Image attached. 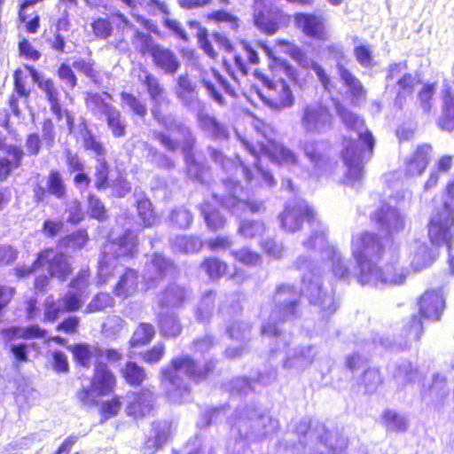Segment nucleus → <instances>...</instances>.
<instances>
[{"mask_svg":"<svg viewBox=\"0 0 454 454\" xmlns=\"http://www.w3.org/2000/svg\"><path fill=\"white\" fill-rule=\"evenodd\" d=\"M295 267L302 271V287L298 291L292 285H280L273 296V308L267 319L262 321L261 333L264 336L276 337L278 343L283 341L280 324L295 317L301 294L309 300V302L318 306L324 317L333 314L337 305L332 294L325 293L321 288V283L317 273L320 266L316 265L307 256H299Z\"/></svg>","mask_w":454,"mask_h":454,"instance_id":"1","label":"nucleus"},{"mask_svg":"<svg viewBox=\"0 0 454 454\" xmlns=\"http://www.w3.org/2000/svg\"><path fill=\"white\" fill-rule=\"evenodd\" d=\"M333 103L343 124L357 134V141L351 138L343 140L341 152L347 167L345 182L348 185L356 186L364 177V164L372 158L375 141L359 116L347 109L339 99L333 98Z\"/></svg>","mask_w":454,"mask_h":454,"instance_id":"2","label":"nucleus"},{"mask_svg":"<svg viewBox=\"0 0 454 454\" xmlns=\"http://www.w3.org/2000/svg\"><path fill=\"white\" fill-rule=\"evenodd\" d=\"M214 361H207L200 367L190 356H181L171 360L160 370V383L170 401L181 403L190 394V381L205 380L215 369Z\"/></svg>","mask_w":454,"mask_h":454,"instance_id":"3","label":"nucleus"},{"mask_svg":"<svg viewBox=\"0 0 454 454\" xmlns=\"http://www.w3.org/2000/svg\"><path fill=\"white\" fill-rule=\"evenodd\" d=\"M242 145L254 158L253 164L255 171L261 176L262 181L269 187L274 186L276 184V181L270 171L263 169L259 165V157L261 155L268 157L278 165L295 166L298 163L297 155L292 150L285 147L281 144L272 141H269L267 145L262 144L260 145V155L255 148L247 141L242 140Z\"/></svg>","mask_w":454,"mask_h":454,"instance_id":"4","label":"nucleus"},{"mask_svg":"<svg viewBox=\"0 0 454 454\" xmlns=\"http://www.w3.org/2000/svg\"><path fill=\"white\" fill-rule=\"evenodd\" d=\"M137 236L131 231L109 241L105 247L102 256L98 262V276L103 282H106L117 266L120 257H132L137 253Z\"/></svg>","mask_w":454,"mask_h":454,"instance_id":"5","label":"nucleus"},{"mask_svg":"<svg viewBox=\"0 0 454 454\" xmlns=\"http://www.w3.org/2000/svg\"><path fill=\"white\" fill-rule=\"evenodd\" d=\"M300 126L305 134L325 135L333 129L334 116L322 102L306 103L301 108Z\"/></svg>","mask_w":454,"mask_h":454,"instance_id":"6","label":"nucleus"},{"mask_svg":"<svg viewBox=\"0 0 454 454\" xmlns=\"http://www.w3.org/2000/svg\"><path fill=\"white\" fill-rule=\"evenodd\" d=\"M235 427L240 436L247 439L259 438L272 434L278 427V422L268 414L258 411L253 406H247L238 411Z\"/></svg>","mask_w":454,"mask_h":454,"instance_id":"7","label":"nucleus"},{"mask_svg":"<svg viewBox=\"0 0 454 454\" xmlns=\"http://www.w3.org/2000/svg\"><path fill=\"white\" fill-rule=\"evenodd\" d=\"M384 247L381 239L375 233L365 231L353 236L351 251L359 273H363L366 266L371 270L376 265L384 253Z\"/></svg>","mask_w":454,"mask_h":454,"instance_id":"8","label":"nucleus"},{"mask_svg":"<svg viewBox=\"0 0 454 454\" xmlns=\"http://www.w3.org/2000/svg\"><path fill=\"white\" fill-rule=\"evenodd\" d=\"M218 189H223V192L214 191L212 193L213 198L233 215H240L247 209L254 214L260 213L265 209L262 200H240L238 194L241 191V186L232 179L223 180Z\"/></svg>","mask_w":454,"mask_h":454,"instance_id":"9","label":"nucleus"},{"mask_svg":"<svg viewBox=\"0 0 454 454\" xmlns=\"http://www.w3.org/2000/svg\"><path fill=\"white\" fill-rule=\"evenodd\" d=\"M115 382V377L107 365L103 363L97 364L90 385L79 390L77 398L84 406H94L99 397L109 395L114 390Z\"/></svg>","mask_w":454,"mask_h":454,"instance_id":"10","label":"nucleus"},{"mask_svg":"<svg viewBox=\"0 0 454 454\" xmlns=\"http://www.w3.org/2000/svg\"><path fill=\"white\" fill-rule=\"evenodd\" d=\"M364 269L363 273L358 274L357 281L362 286L368 285L380 288L403 285L409 274L406 268L396 263L386 264L382 269L376 265L371 270L367 266Z\"/></svg>","mask_w":454,"mask_h":454,"instance_id":"11","label":"nucleus"},{"mask_svg":"<svg viewBox=\"0 0 454 454\" xmlns=\"http://www.w3.org/2000/svg\"><path fill=\"white\" fill-rule=\"evenodd\" d=\"M428 236L434 245H445L450 253L454 241V214L435 208L428 224Z\"/></svg>","mask_w":454,"mask_h":454,"instance_id":"12","label":"nucleus"},{"mask_svg":"<svg viewBox=\"0 0 454 454\" xmlns=\"http://www.w3.org/2000/svg\"><path fill=\"white\" fill-rule=\"evenodd\" d=\"M316 214L309 204L302 200L289 202L284 211L279 215L281 228L294 233L300 231L304 220L309 223V218H315Z\"/></svg>","mask_w":454,"mask_h":454,"instance_id":"13","label":"nucleus"},{"mask_svg":"<svg viewBox=\"0 0 454 454\" xmlns=\"http://www.w3.org/2000/svg\"><path fill=\"white\" fill-rule=\"evenodd\" d=\"M379 231L386 236H393L405 228V215L398 208L388 204L382 205L372 215Z\"/></svg>","mask_w":454,"mask_h":454,"instance_id":"14","label":"nucleus"},{"mask_svg":"<svg viewBox=\"0 0 454 454\" xmlns=\"http://www.w3.org/2000/svg\"><path fill=\"white\" fill-rule=\"evenodd\" d=\"M176 132L180 136V142L173 139L169 135L160 131H153V137L169 152L175 153L179 147H181L184 156L192 154L197 139L192 129L183 123L178 126V129Z\"/></svg>","mask_w":454,"mask_h":454,"instance_id":"15","label":"nucleus"},{"mask_svg":"<svg viewBox=\"0 0 454 454\" xmlns=\"http://www.w3.org/2000/svg\"><path fill=\"white\" fill-rule=\"evenodd\" d=\"M268 95H261L263 103L275 112L290 108L294 104V98L287 83L284 81L271 82L267 81Z\"/></svg>","mask_w":454,"mask_h":454,"instance_id":"16","label":"nucleus"},{"mask_svg":"<svg viewBox=\"0 0 454 454\" xmlns=\"http://www.w3.org/2000/svg\"><path fill=\"white\" fill-rule=\"evenodd\" d=\"M175 270L174 263L160 254H153L145 262L143 279L148 288L154 287Z\"/></svg>","mask_w":454,"mask_h":454,"instance_id":"17","label":"nucleus"},{"mask_svg":"<svg viewBox=\"0 0 454 454\" xmlns=\"http://www.w3.org/2000/svg\"><path fill=\"white\" fill-rule=\"evenodd\" d=\"M174 91L176 98L186 109L196 113L205 108L204 102L199 98L197 84L189 78L187 74L178 76Z\"/></svg>","mask_w":454,"mask_h":454,"instance_id":"18","label":"nucleus"},{"mask_svg":"<svg viewBox=\"0 0 454 454\" xmlns=\"http://www.w3.org/2000/svg\"><path fill=\"white\" fill-rule=\"evenodd\" d=\"M310 234L302 240V246L305 249L318 251L321 258L328 254V250L336 249L327 239L328 227L317 219L309 218Z\"/></svg>","mask_w":454,"mask_h":454,"instance_id":"19","label":"nucleus"},{"mask_svg":"<svg viewBox=\"0 0 454 454\" xmlns=\"http://www.w3.org/2000/svg\"><path fill=\"white\" fill-rule=\"evenodd\" d=\"M43 263L48 264L51 276L60 281H65L73 270L68 257L62 253L55 252L53 249L45 250L38 254L35 265H43Z\"/></svg>","mask_w":454,"mask_h":454,"instance_id":"20","label":"nucleus"},{"mask_svg":"<svg viewBox=\"0 0 454 454\" xmlns=\"http://www.w3.org/2000/svg\"><path fill=\"white\" fill-rule=\"evenodd\" d=\"M126 413L135 419L143 418L151 413L153 408L155 396L149 389L140 392H130L126 395Z\"/></svg>","mask_w":454,"mask_h":454,"instance_id":"21","label":"nucleus"},{"mask_svg":"<svg viewBox=\"0 0 454 454\" xmlns=\"http://www.w3.org/2000/svg\"><path fill=\"white\" fill-rule=\"evenodd\" d=\"M137 77L138 81L146 88L153 106H168L170 104V98L168 96L167 90L158 77L145 67L140 68Z\"/></svg>","mask_w":454,"mask_h":454,"instance_id":"22","label":"nucleus"},{"mask_svg":"<svg viewBox=\"0 0 454 454\" xmlns=\"http://www.w3.org/2000/svg\"><path fill=\"white\" fill-rule=\"evenodd\" d=\"M419 314L422 317L437 321L444 309V299L442 289L428 290L419 301Z\"/></svg>","mask_w":454,"mask_h":454,"instance_id":"23","label":"nucleus"},{"mask_svg":"<svg viewBox=\"0 0 454 454\" xmlns=\"http://www.w3.org/2000/svg\"><path fill=\"white\" fill-rule=\"evenodd\" d=\"M316 356L317 351L314 346L296 348L287 354L283 362V368L299 373L313 363Z\"/></svg>","mask_w":454,"mask_h":454,"instance_id":"24","label":"nucleus"},{"mask_svg":"<svg viewBox=\"0 0 454 454\" xmlns=\"http://www.w3.org/2000/svg\"><path fill=\"white\" fill-rule=\"evenodd\" d=\"M195 114L198 128L204 134L215 140L228 138V128L223 123L217 121L215 117L206 113L205 108L200 109Z\"/></svg>","mask_w":454,"mask_h":454,"instance_id":"25","label":"nucleus"},{"mask_svg":"<svg viewBox=\"0 0 454 454\" xmlns=\"http://www.w3.org/2000/svg\"><path fill=\"white\" fill-rule=\"evenodd\" d=\"M295 24L309 37L322 39L325 34V22L321 16L309 13H297Z\"/></svg>","mask_w":454,"mask_h":454,"instance_id":"26","label":"nucleus"},{"mask_svg":"<svg viewBox=\"0 0 454 454\" xmlns=\"http://www.w3.org/2000/svg\"><path fill=\"white\" fill-rule=\"evenodd\" d=\"M432 153V146L423 144L417 147L413 156L406 160L405 171L410 176H420L426 169L429 157Z\"/></svg>","mask_w":454,"mask_h":454,"instance_id":"27","label":"nucleus"},{"mask_svg":"<svg viewBox=\"0 0 454 454\" xmlns=\"http://www.w3.org/2000/svg\"><path fill=\"white\" fill-rule=\"evenodd\" d=\"M154 65L167 74H174L180 67V61L169 49L158 45L151 55Z\"/></svg>","mask_w":454,"mask_h":454,"instance_id":"28","label":"nucleus"},{"mask_svg":"<svg viewBox=\"0 0 454 454\" xmlns=\"http://www.w3.org/2000/svg\"><path fill=\"white\" fill-rule=\"evenodd\" d=\"M112 97L107 92L87 93L85 98L87 108L92 114L105 118L116 108L110 103Z\"/></svg>","mask_w":454,"mask_h":454,"instance_id":"29","label":"nucleus"},{"mask_svg":"<svg viewBox=\"0 0 454 454\" xmlns=\"http://www.w3.org/2000/svg\"><path fill=\"white\" fill-rule=\"evenodd\" d=\"M121 21L129 26L133 30L131 37V44L134 49L139 51L142 55L149 53L153 54V51L159 44H156L153 36L149 34L140 32L134 25L129 24V20L123 14H118Z\"/></svg>","mask_w":454,"mask_h":454,"instance_id":"30","label":"nucleus"},{"mask_svg":"<svg viewBox=\"0 0 454 454\" xmlns=\"http://www.w3.org/2000/svg\"><path fill=\"white\" fill-rule=\"evenodd\" d=\"M71 349L77 363L83 367L99 364V358L103 356L100 348L88 344H76Z\"/></svg>","mask_w":454,"mask_h":454,"instance_id":"31","label":"nucleus"},{"mask_svg":"<svg viewBox=\"0 0 454 454\" xmlns=\"http://www.w3.org/2000/svg\"><path fill=\"white\" fill-rule=\"evenodd\" d=\"M438 125L442 130H454V96L450 87H446L442 92V114Z\"/></svg>","mask_w":454,"mask_h":454,"instance_id":"32","label":"nucleus"},{"mask_svg":"<svg viewBox=\"0 0 454 454\" xmlns=\"http://www.w3.org/2000/svg\"><path fill=\"white\" fill-rule=\"evenodd\" d=\"M25 68L29 72L32 81L37 84L38 88L45 94L48 101L59 98V90L51 78H48L40 74L32 66L25 65Z\"/></svg>","mask_w":454,"mask_h":454,"instance_id":"33","label":"nucleus"},{"mask_svg":"<svg viewBox=\"0 0 454 454\" xmlns=\"http://www.w3.org/2000/svg\"><path fill=\"white\" fill-rule=\"evenodd\" d=\"M137 286L138 272L132 269H126L115 286L114 293L119 297L127 298L137 292Z\"/></svg>","mask_w":454,"mask_h":454,"instance_id":"34","label":"nucleus"},{"mask_svg":"<svg viewBox=\"0 0 454 454\" xmlns=\"http://www.w3.org/2000/svg\"><path fill=\"white\" fill-rule=\"evenodd\" d=\"M322 142L309 140L301 145L305 156L309 160L317 172H320L327 162V158L321 150Z\"/></svg>","mask_w":454,"mask_h":454,"instance_id":"35","label":"nucleus"},{"mask_svg":"<svg viewBox=\"0 0 454 454\" xmlns=\"http://www.w3.org/2000/svg\"><path fill=\"white\" fill-rule=\"evenodd\" d=\"M14 80V91L10 97L9 106L14 115L19 116L20 110L19 108V98H28L30 95V90L26 88L25 77L23 72L20 69H17L13 74Z\"/></svg>","mask_w":454,"mask_h":454,"instance_id":"36","label":"nucleus"},{"mask_svg":"<svg viewBox=\"0 0 454 454\" xmlns=\"http://www.w3.org/2000/svg\"><path fill=\"white\" fill-rule=\"evenodd\" d=\"M168 439V428L165 424L153 423L152 429L145 442V449L153 454L160 449Z\"/></svg>","mask_w":454,"mask_h":454,"instance_id":"37","label":"nucleus"},{"mask_svg":"<svg viewBox=\"0 0 454 454\" xmlns=\"http://www.w3.org/2000/svg\"><path fill=\"white\" fill-rule=\"evenodd\" d=\"M7 153L12 159H0V181L5 180L14 168H18L21 164L24 153L21 148L10 145Z\"/></svg>","mask_w":454,"mask_h":454,"instance_id":"38","label":"nucleus"},{"mask_svg":"<svg viewBox=\"0 0 454 454\" xmlns=\"http://www.w3.org/2000/svg\"><path fill=\"white\" fill-rule=\"evenodd\" d=\"M188 296V292L176 284L169 285L160 295L159 302L162 307L176 308L183 304Z\"/></svg>","mask_w":454,"mask_h":454,"instance_id":"39","label":"nucleus"},{"mask_svg":"<svg viewBox=\"0 0 454 454\" xmlns=\"http://www.w3.org/2000/svg\"><path fill=\"white\" fill-rule=\"evenodd\" d=\"M200 210L209 230L215 231L224 227L225 218L211 203L207 201L203 202L200 206Z\"/></svg>","mask_w":454,"mask_h":454,"instance_id":"40","label":"nucleus"},{"mask_svg":"<svg viewBox=\"0 0 454 454\" xmlns=\"http://www.w3.org/2000/svg\"><path fill=\"white\" fill-rule=\"evenodd\" d=\"M338 74L354 98L356 100L365 98L366 90L363 86L360 80L356 78L348 69H347L345 67L340 66V74Z\"/></svg>","mask_w":454,"mask_h":454,"instance_id":"41","label":"nucleus"},{"mask_svg":"<svg viewBox=\"0 0 454 454\" xmlns=\"http://www.w3.org/2000/svg\"><path fill=\"white\" fill-rule=\"evenodd\" d=\"M173 251L190 254L199 252L203 246L202 241L194 236H176L170 241Z\"/></svg>","mask_w":454,"mask_h":454,"instance_id":"42","label":"nucleus"},{"mask_svg":"<svg viewBox=\"0 0 454 454\" xmlns=\"http://www.w3.org/2000/svg\"><path fill=\"white\" fill-rule=\"evenodd\" d=\"M423 327L420 319L413 316L408 325H405L402 330L401 337L403 340L398 341L401 348H406L412 340H419L422 333Z\"/></svg>","mask_w":454,"mask_h":454,"instance_id":"43","label":"nucleus"},{"mask_svg":"<svg viewBox=\"0 0 454 454\" xmlns=\"http://www.w3.org/2000/svg\"><path fill=\"white\" fill-rule=\"evenodd\" d=\"M215 294L213 291L205 293L195 310V317L199 322H207L215 310Z\"/></svg>","mask_w":454,"mask_h":454,"instance_id":"44","label":"nucleus"},{"mask_svg":"<svg viewBox=\"0 0 454 454\" xmlns=\"http://www.w3.org/2000/svg\"><path fill=\"white\" fill-rule=\"evenodd\" d=\"M160 328L163 336L175 338L182 332V325L174 313L161 314L160 317Z\"/></svg>","mask_w":454,"mask_h":454,"instance_id":"45","label":"nucleus"},{"mask_svg":"<svg viewBox=\"0 0 454 454\" xmlns=\"http://www.w3.org/2000/svg\"><path fill=\"white\" fill-rule=\"evenodd\" d=\"M121 373L125 380L132 386H138L146 379L145 369L131 361L126 363L125 366L121 368Z\"/></svg>","mask_w":454,"mask_h":454,"instance_id":"46","label":"nucleus"},{"mask_svg":"<svg viewBox=\"0 0 454 454\" xmlns=\"http://www.w3.org/2000/svg\"><path fill=\"white\" fill-rule=\"evenodd\" d=\"M200 267L212 280H217L221 278L226 273L228 269L226 262L216 257H209L205 259L201 262Z\"/></svg>","mask_w":454,"mask_h":454,"instance_id":"47","label":"nucleus"},{"mask_svg":"<svg viewBox=\"0 0 454 454\" xmlns=\"http://www.w3.org/2000/svg\"><path fill=\"white\" fill-rule=\"evenodd\" d=\"M105 119L114 137L121 138L126 136L127 122L117 108Z\"/></svg>","mask_w":454,"mask_h":454,"instance_id":"48","label":"nucleus"},{"mask_svg":"<svg viewBox=\"0 0 454 454\" xmlns=\"http://www.w3.org/2000/svg\"><path fill=\"white\" fill-rule=\"evenodd\" d=\"M325 259L332 261V270L336 278L341 280L348 279L350 275L349 270L343 262L340 254L337 248L328 250V254L322 258V260Z\"/></svg>","mask_w":454,"mask_h":454,"instance_id":"49","label":"nucleus"},{"mask_svg":"<svg viewBox=\"0 0 454 454\" xmlns=\"http://www.w3.org/2000/svg\"><path fill=\"white\" fill-rule=\"evenodd\" d=\"M254 23L257 28L268 35H273L278 30L277 20L257 9L254 11Z\"/></svg>","mask_w":454,"mask_h":454,"instance_id":"50","label":"nucleus"},{"mask_svg":"<svg viewBox=\"0 0 454 454\" xmlns=\"http://www.w3.org/2000/svg\"><path fill=\"white\" fill-rule=\"evenodd\" d=\"M382 418L387 431L403 432L408 427L407 419L394 411H386Z\"/></svg>","mask_w":454,"mask_h":454,"instance_id":"51","label":"nucleus"},{"mask_svg":"<svg viewBox=\"0 0 454 454\" xmlns=\"http://www.w3.org/2000/svg\"><path fill=\"white\" fill-rule=\"evenodd\" d=\"M109 176V165L105 158H97V164L94 171V181L95 187L98 191L106 190L109 187L110 184L108 181Z\"/></svg>","mask_w":454,"mask_h":454,"instance_id":"52","label":"nucleus"},{"mask_svg":"<svg viewBox=\"0 0 454 454\" xmlns=\"http://www.w3.org/2000/svg\"><path fill=\"white\" fill-rule=\"evenodd\" d=\"M265 231V225L262 221L243 220L239 223L238 233L246 239H254Z\"/></svg>","mask_w":454,"mask_h":454,"instance_id":"53","label":"nucleus"},{"mask_svg":"<svg viewBox=\"0 0 454 454\" xmlns=\"http://www.w3.org/2000/svg\"><path fill=\"white\" fill-rule=\"evenodd\" d=\"M47 192L59 200H63L67 194L66 184L59 172L51 171L46 183Z\"/></svg>","mask_w":454,"mask_h":454,"instance_id":"54","label":"nucleus"},{"mask_svg":"<svg viewBox=\"0 0 454 454\" xmlns=\"http://www.w3.org/2000/svg\"><path fill=\"white\" fill-rule=\"evenodd\" d=\"M154 327L147 323H141L133 333L129 342L132 347L149 343L154 337Z\"/></svg>","mask_w":454,"mask_h":454,"instance_id":"55","label":"nucleus"},{"mask_svg":"<svg viewBox=\"0 0 454 454\" xmlns=\"http://www.w3.org/2000/svg\"><path fill=\"white\" fill-rule=\"evenodd\" d=\"M67 312L61 299L57 301L48 297L44 303V321L54 322L60 315Z\"/></svg>","mask_w":454,"mask_h":454,"instance_id":"56","label":"nucleus"},{"mask_svg":"<svg viewBox=\"0 0 454 454\" xmlns=\"http://www.w3.org/2000/svg\"><path fill=\"white\" fill-rule=\"evenodd\" d=\"M67 312L61 299L57 301L48 297L44 303V321L54 322L60 315Z\"/></svg>","mask_w":454,"mask_h":454,"instance_id":"57","label":"nucleus"},{"mask_svg":"<svg viewBox=\"0 0 454 454\" xmlns=\"http://www.w3.org/2000/svg\"><path fill=\"white\" fill-rule=\"evenodd\" d=\"M435 84L424 85L418 94L419 107L425 114H429L434 106V95L435 94Z\"/></svg>","mask_w":454,"mask_h":454,"instance_id":"58","label":"nucleus"},{"mask_svg":"<svg viewBox=\"0 0 454 454\" xmlns=\"http://www.w3.org/2000/svg\"><path fill=\"white\" fill-rule=\"evenodd\" d=\"M151 113L154 120L168 130L176 132L178 129V126L183 124V122L177 121L173 114H163L160 111V106H153Z\"/></svg>","mask_w":454,"mask_h":454,"instance_id":"59","label":"nucleus"},{"mask_svg":"<svg viewBox=\"0 0 454 454\" xmlns=\"http://www.w3.org/2000/svg\"><path fill=\"white\" fill-rule=\"evenodd\" d=\"M113 305H114V299L109 294L99 293L87 305L84 312L85 313H96V312L103 311L106 309L112 307Z\"/></svg>","mask_w":454,"mask_h":454,"instance_id":"60","label":"nucleus"},{"mask_svg":"<svg viewBox=\"0 0 454 454\" xmlns=\"http://www.w3.org/2000/svg\"><path fill=\"white\" fill-rule=\"evenodd\" d=\"M184 160L189 177L200 183H205L206 179L204 176L207 170H205V168L202 165L196 161L194 154L185 155Z\"/></svg>","mask_w":454,"mask_h":454,"instance_id":"61","label":"nucleus"},{"mask_svg":"<svg viewBox=\"0 0 454 454\" xmlns=\"http://www.w3.org/2000/svg\"><path fill=\"white\" fill-rule=\"evenodd\" d=\"M227 332L231 339L244 341L249 339L251 325L247 322L236 320L227 328Z\"/></svg>","mask_w":454,"mask_h":454,"instance_id":"62","label":"nucleus"},{"mask_svg":"<svg viewBox=\"0 0 454 454\" xmlns=\"http://www.w3.org/2000/svg\"><path fill=\"white\" fill-rule=\"evenodd\" d=\"M125 322L118 316H110L102 326V332L108 338L117 337L124 329Z\"/></svg>","mask_w":454,"mask_h":454,"instance_id":"63","label":"nucleus"},{"mask_svg":"<svg viewBox=\"0 0 454 454\" xmlns=\"http://www.w3.org/2000/svg\"><path fill=\"white\" fill-rule=\"evenodd\" d=\"M231 254L237 261L247 266H255L261 262V256L248 247L232 250Z\"/></svg>","mask_w":454,"mask_h":454,"instance_id":"64","label":"nucleus"}]
</instances>
